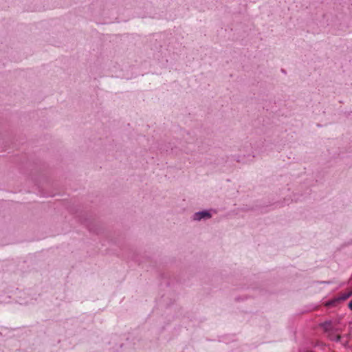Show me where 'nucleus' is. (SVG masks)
I'll return each instance as SVG.
<instances>
[{
    "mask_svg": "<svg viewBox=\"0 0 352 352\" xmlns=\"http://www.w3.org/2000/svg\"><path fill=\"white\" fill-rule=\"evenodd\" d=\"M324 332L329 340L335 342H340L341 336L338 333L340 329L337 327L336 322L332 320L325 321L320 324Z\"/></svg>",
    "mask_w": 352,
    "mask_h": 352,
    "instance_id": "obj_1",
    "label": "nucleus"
},
{
    "mask_svg": "<svg viewBox=\"0 0 352 352\" xmlns=\"http://www.w3.org/2000/svg\"><path fill=\"white\" fill-rule=\"evenodd\" d=\"M211 217L212 214L208 210H203L195 212L192 217V220L195 221H200L201 220L209 219Z\"/></svg>",
    "mask_w": 352,
    "mask_h": 352,
    "instance_id": "obj_2",
    "label": "nucleus"
},
{
    "mask_svg": "<svg viewBox=\"0 0 352 352\" xmlns=\"http://www.w3.org/2000/svg\"><path fill=\"white\" fill-rule=\"evenodd\" d=\"M351 295H352V289L349 292L342 294V296H340V299L346 300L348 298H349Z\"/></svg>",
    "mask_w": 352,
    "mask_h": 352,
    "instance_id": "obj_3",
    "label": "nucleus"
},
{
    "mask_svg": "<svg viewBox=\"0 0 352 352\" xmlns=\"http://www.w3.org/2000/svg\"><path fill=\"white\" fill-rule=\"evenodd\" d=\"M348 307L351 310H352V300L349 302Z\"/></svg>",
    "mask_w": 352,
    "mask_h": 352,
    "instance_id": "obj_4",
    "label": "nucleus"
}]
</instances>
